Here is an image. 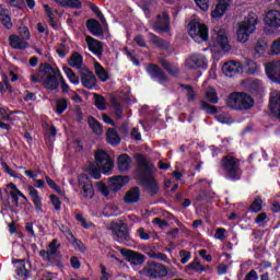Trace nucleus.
Instances as JSON below:
<instances>
[{
  "label": "nucleus",
  "mask_w": 280,
  "mask_h": 280,
  "mask_svg": "<svg viewBox=\"0 0 280 280\" xmlns=\"http://www.w3.org/2000/svg\"><path fill=\"white\" fill-rule=\"evenodd\" d=\"M205 97L210 104H218L220 98L218 97V92L213 88H208L205 92Z\"/></svg>",
  "instance_id": "obj_35"
},
{
  "label": "nucleus",
  "mask_w": 280,
  "mask_h": 280,
  "mask_svg": "<svg viewBox=\"0 0 280 280\" xmlns=\"http://www.w3.org/2000/svg\"><path fill=\"white\" fill-rule=\"evenodd\" d=\"M74 218L77 221H79V223L81 224V226H83V229L91 228V223L86 222V219L84 218V215H82V213H77Z\"/></svg>",
  "instance_id": "obj_55"
},
{
  "label": "nucleus",
  "mask_w": 280,
  "mask_h": 280,
  "mask_svg": "<svg viewBox=\"0 0 280 280\" xmlns=\"http://www.w3.org/2000/svg\"><path fill=\"white\" fill-rule=\"evenodd\" d=\"M179 257L182 258L180 259L182 264H187V261H189V259H191V253H189L185 249H182L179 252Z\"/></svg>",
  "instance_id": "obj_58"
},
{
  "label": "nucleus",
  "mask_w": 280,
  "mask_h": 280,
  "mask_svg": "<svg viewBox=\"0 0 280 280\" xmlns=\"http://www.w3.org/2000/svg\"><path fill=\"white\" fill-rule=\"evenodd\" d=\"M147 72L152 78V80H155L160 84H165V82H167V78L165 77L161 68H159V66L156 65H149L147 67Z\"/></svg>",
  "instance_id": "obj_16"
},
{
  "label": "nucleus",
  "mask_w": 280,
  "mask_h": 280,
  "mask_svg": "<svg viewBox=\"0 0 280 280\" xmlns=\"http://www.w3.org/2000/svg\"><path fill=\"white\" fill-rule=\"evenodd\" d=\"M226 106L232 110H249L255 106V101L244 92H233L226 98Z\"/></svg>",
  "instance_id": "obj_6"
},
{
  "label": "nucleus",
  "mask_w": 280,
  "mask_h": 280,
  "mask_svg": "<svg viewBox=\"0 0 280 280\" xmlns=\"http://www.w3.org/2000/svg\"><path fill=\"white\" fill-rule=\"evenodd\" d=\"M46 183L50 187V189H54V191H57V194H62V190L60 189L58 184H56V182H54V179H51L49 176H46Z\"/></svg>",
  "instance_id": "obj_53"
},
{
  "label": "nucleus",
  "mask_w": 280,
  "mask_h": 280,
  "mask_svg": "<svg viewBox=\"0 0 280 280\" xmlns=\"http://www.w3.org/2000/svg\"><path fill=\"white\" fill-rule=\"evenodd\" d=\"M155 32H170V15L163 13L162 16L158 15V21L153 24Z\"/></svg>",
  "instance_id": "obj_21"
},
{
  "label": "nucleus",
  "mask_w": 280,
  "mask_h": 280,
  "mask_svg": "<svg viewBox=\"0 0 280 280\" xmlns=\"http://www.w3.org/2000/svg\"><path fill=\"white\" fill-rule=\"evenodd\" d=\"M56 113L57 115H62V113H65V110H67L68 108V103L67 100L65 98H59L56 101Z\"/></svg>",
  "instance_id": "obj_44"
},
{
  "label": "nucleus",
  "mask_w": 280,
  "mask_h": 280,
  "mask_svg": "<svg viewBox=\"0 0 280 280\" xmlns=\"http://www.w3.org/2000/svg\"><path fill=\"white\" fill-rule=\"evenodd\" d=\"M39 256L44 259V261H51V257H54L51 254H49V250H40Z\"/></svg>",
  "instance_id": "obj_63"
},
{
  "label": "nucleus",
  "mask_w": 280,
  "mask_h": 280,
  "mask_svg": "<svg viewBox=\"0 0 280 280\" xmlns=\"http://www.w3.org/2000/svg\"><path fill=\"white\" fill-rule=\"evenodd\" d=\"M210 50L212 54H226L231 51L229 35L224 28L215 27L213 30L210 42Z\"/></svg>",
  "instance_id": "obj_4"
},
{
  "label": "nucleus",
  "mask_w": 280,
  "mask_h": 280,
  "mask_svg": "<svg viewBox=\"0 0 280 280\" xmlns=\"http://www.w3.org/2000/svg\"><path fill=\"white\" fill-rule=\"evenodd\" d=\"M97 189L105 197L108 196V194H110V191L108 190V187L106 186V184H104L102 182L97 184Z\"/></svg>",
  "instance_id": "obj_60"
},
{
  "label": "nucleus",
  "mask_w": 280,
  "mask_h": 280,
  "mask_svg": "<svg viewBox=\"0 0 280 280\" xmlns=\"http://www.w3.org/2000/svg\"><path fill=\"white\" fill-rule=\"evenodd\" d=\"M58 248H60V245H58V240H52L48 245V253L52 255H58Z\"/></svg>",
  "instance_id": "obj_50"
},
{
  "label": "nucleus",
  "mask_w": 280,
  "mask_h": 280,
  "mask_svg": "<svg viewBox=\"0 0 280 280\" xmlns=\"http://www.w3.org/2000/svg\"><path fill=\"white\" fill-rule=\"evenodd\" d=\"M144 273L150 279H163L167 277V267L160 262H149L144 269Z\"/></svg>",
  "instance_id": "obj_11"
},
{
  "label": "nucleus",
  "mask_w": 280,
  "mask_h": 280,
  "mask_svg": "<svg viewBox=\"0 0 280 280\" xmlns=\"http://www.w3.org/2000/svg\"><path fill=\"white\" fill-rule=\"evenodd\" d=\"M78 191L81 200H93L95 198V188L93 187V182L86 176V174H81L78 177Z\"/></svg>",
  "instance_id": "obj_8"
},
{
  "label": "nucleus",
  "mask_w": 280,
  "mask_h": 280,
  "mask_svg": "<svg viewBox=\"0 0 280 280\" xmlns=\"http://www.w3.org/2000/svg\"><path fill=\"white\" fill-rule=\"evenodd\" d=\"M242 67L248 75H257L259 73V65L253 59H246Z\"/></svg>",
  "instance_id": "obj_28"
},
{
  "label": "nucleus",
  "mask_w": 280,
  "mask_h": 280,
  "mask_svg": "<svg viewBox=\"0 0 280 280\" xmlns=\"http://www.w3.org/2000/svg\"><path fill=\"white\" fill-rule=\"evenodd\" d=\"M153 43L156 45V47H160V49H167L170 47V42L161 39L160 37H156L153 35Z\"/></svg>",
  "instance_id": "obj_49"
},
{
  "label": "nucleus",
  "mask_w": 280,
  "mask_h": 280,
  "mask_svg": "<svg viewBox=\"0 0 280 280\" xmlns=\"http://www.w3.org/2000/svg\"><path fill=\"white\" fill-rule=\"evenodd\" d=\"M264 23L269 30H279L280 28V11L279 10H269L264 18Z\"/></svg>",
  "instance_id": "obj_15"
},
{
  "label": "nucleus",
  "mask_w": 280,
  "mask_h": 280,
  "mask_svg": "<svg viewBox=\"0 0 280 280\" xmlns=\"http://www.w3.org/2000/svg\"><path fill=\"white\" fill-rule=\"evenodd\" d=\"M187 69H207V57L205 55L195 54L185 61Z\"/></svg>",
  "instance_id": "obj_13"
},
{
  "label": "nucleus",
  "mask_w": 280,
  "mask_h": 280,
  "mask_svg": "<svg viewBox=\"0 0 280 280\" xmlns=\"http://www.w3.org/2000/svg\"><path fill=\"white\" fill-rule=\"evenodd\" d=\"M101 279L100 280H108L110 279V273L106 272V266L101 265Z\"/></svg>",
  "instance_id": "obj_64"
},
{
  "label": "nucleus",
  "mask_w": 280,
  "mask_h": 280,
  "mask_svg": "<svg viewBox=\"0 0 280 280\" xmlns=\"http://www.w3.org/2000/svg\"><path fill=\"white\" fill-rule=\"evenodd\" d=\"M269 56H280V37L271 43Z\"/></svg>",
  "instance_id": "obj_45"
},
{
  "label": "nucleus",
  "mask_w": 280,
  "mask_h": 280,
  "mask_svg": "<svg viewBox=\"0 0 280 280\" xmlns=\"http://www.w3.org/2000/svg\"><path fill=\"white\" fill-rule=\"evenodd\" d=\"M130 163H132V160L128 156V154L119 155L118 156L119 172H128V170H130Z\"/></svg>",
  "instance_id": "obj_31"
},
{
  "label": "nucleus",
  "mask_w": 280,
  "mask_h": 280,
  "mask_svg": "<svg viewBox=\"0 0 280 280\" xmlns=\"http://www.w3.org/2000/svg\"><path fill=\"white\" fill-rule=\"evenodd\" d=\"M30 39H25V37H21L19 35H10L9 37V45L12 47V49H27L30 47V43H27Z\"/></svg>",
  "instance_id": "obj_19"
},
{
  "label": "nucleus",
  "mask_w": 280,
  "mask_h": 280,
  "mask_svg": "<svg viewBox=\"0 0 280 280\" xmlns=\"http://www.w3.org/2000/svg\"><path fill=\"white\" fill-rule=\"evenodd\" d=\"M269 106L272 115L280 119V91L271 92Z\"/></svg>",
  "instance_id": "obj_18"
},
{
  "label": "nucleus",
  "mask_w": 280,
  "mask_h": 280,
  "mask_svg": "<svg viewBox=\"0 0 280 280\" xmlns=\"http://www.w3.org/2000/svg\"><path fill=\"white\" fill-rule=\"evenodd\" d=\"M257 14L250 12L245 20L238 24L236 32L238 43H248L250 34H255V30H257Z\"/></svg>",
  "instance_id": "obj_7"
},
{
  "label": "nucleus",
  "mask_w": 280,
  "mask_h": 280,
  "mask_svg": "<svg viewBox=\"0 0 280 280\" xmlns=\"http://www.w3.org/2000/svg\"><path fill=\"white\" fill-rule=\"evenodd\" d=\"M106 137L109 145H119V143H121V138L119 137V133H117V130L113 128L107 129Z\"/></svg>",
  "instance_id": "obj_32"
},
{
  "label": "nucleus",
  "mask_w": 280,
  "mask_h": 280,
  "mask_svg": "<svg viewBox=\"0 0 280 280\" xmlns=\"http://www.w3.org/2000/svg\"><path fill=\"white\" fill-rule=\"evenodd\" d=\"M50 202L55 207L56 211H60V209L62 207V202L60 201V198H58V196L50 195Z\"/></svg>",
  "instance_id": "obj_54"
},
{
  "label": "nucleus",
  "mask_w": 280,
  "mask_h": 280,
  "mask_svg": "<svg viewBox=\"0 0 280 280\" xmlns=\"http://www.w3.org/2000/svg\"><path fill=\"white\" fill-rule=\"evenodd\" d=\"M163 69L170 73V75H178V67L176 65H172L167 62L165 59L160 60Z\"/></svg>",
  "instance_id": "obj_37"
},
{
  "label": "nucleus",
  "mask_w": 280,
  "mask_h": 280,
  "mask_svg": "<svg viewBox=\"0 0 280 280\" xmlns=\"http://www.w3.org/2000/svg\"><path fill=\"white\" fill-rule=\"evenodd\" d=\"M56 3H59V5H62L63 8H75L80 9L82 8V2L80 0H55Z\"/></svg>",
  "instance_id": "obj_38"
},
{
  "label": "nucleus",
  "mask_w": 280,
  "mask_h": 280,
  "mask_svg": "<svg viewBox=\"0 0 280 280\" xmlns=\"http://www.w3.org/2000/svg\"><path fill=\"white\" fill-rule=\"evenodd\" d=\"M30 80L32 84H38L42 82L44 89L48 91H57L58 86L61 85L62 93H69L70 89L60 69L58 67H51L48 63L39 66L38 70L31 71Z\"/></svg>",
  "instance_id": "obj_1"
},
{
  "label": "nucleus",
  "mask_w": 280,
  "mask_h": 280,
  "mask_svg": "<svg viewBox=\"0 0 280 280\" xmlns=\"http://www.w3.org/2000/svg\"><path fill=\"white\" fill-rule=\"evenodd\" d=\"M81 84H83L85 89L93 90L97 86V79L93 72L85 71L81 73Z\"/></svg>",
  "instance_id": "obj_22"
},
{
  "label": "nucleus",
  "mask_w": 280,
  "mask_h": 280,
  "mask_svg": "<svg viewBox=\"0 0 280 280\" xmlns=\"http://www.w3.org/2000/svg\"><path fill=\"white\" fill-rule=\"evenodd\" d=\"M7 189L10 194L13 202H15V205H19L20 198H23V200H27V197L25 195H23V192H21V190H19V187H16V185L14 183L8 184Z\"/></svg>",
  "instance_id": "obj_25"
},
{
  "label": "nucleus",
  "mask_w": 280,
  "mask_h": 280,
  "mask_svg": "<svg viewBox=\"0 0 280 280\" xmlns=\"http://www.w3.org/2000/svg\"><path fill=\"white\" fill-rule=\"evenodd\" d=\"M68 65L73 67V69H78V71L84 70V59L80 52H73L68 61Z\"/></svg>",
  "instance_id": "obj_27"
},
{
  "label": "nucleus",
  "mask_w": 280,
  "mask_h": 280,
  "mask_svg": "<svg viewBox=\"0 0 280 280\" xmlns=\"http://www.w3.org/2000/svg\"><path fill=\"white\" fill-rule=\"evenodd\" d=\"M109 229L116 242H119V244L130 243V234L128 233V225L125 222H121V221L113 222L110 223Z\"/></svg>",
  "instance_id": "obj_10"
},
{
  "label": "nucleus",
  "mask_w": 280,
  "mask_h": 280,
  "mask_svg": "<svg viewBox=\"0 0 280 280\" xmlns=\"http://www.w3.org/2000/svg\"><path fill=\"white\" fill-rule=\"evenodd\" d=\"M151 259H158L159 261H164V264H172V260L167 257V255L163 253H152L150 254Z\"/></svg>",
  "instance_id": "obj_47"
},
{
  "label": "nucleus",
  "mask_w": 280,
  "mask_h": 280,
  "mask_svg": "<svg viewBox=\"0 0 280 280\" xmlns=\"http://www.w3.org/2000/svg\"><path fill=\"white\" fill-rule=\"evenodd\" d=\"M201 110H206L209 115H215V113H218L215 106H212L205 101H201Z\"/></svg>",
  "instance_id": "obj_48"
},
{
  "label": "nucleus",
  "mask_w": 280,
  "mask_h": 280,
  "mask_svg": "<svg viewBox=\"0 0 280 280\" xmlns=\"http://www.w3.org/2000/svg\"><path fill=\"white\" fill-rule=\"evenodd\" d=\"M20 37L30 40V38H32V33H30V28H27V26H21L19 28V35Z\"/></svg>",
  "instance_id": "obj_52"
},
{
  "label": "nucleus",
  "mask_w": 280,
  "mask_h": 280,
  "mask_svg": "<svg viewBox=\"0 0 280 280\" xmlns=\"http://www.w3.org/2000/svg\"><path fill=\"white\" fill-rule=\"evenodd\" d=\"M196 5L202 10V12H207L209 10V0H195Z\"/></svg>",
  "instance_id": "obj_59"
},
{
  "label": "nucleus",
  "mask_w": 280,
  "mask_h": 280,
  "mask_svg": "<svg viewBox=\"0 0 280 280\" xmlns=\"http://www.w3.org/2000/svg\"><path fill=\"white\" fill-rule=\"evenodd\" d=\"M244 280H259V275L255 270H250L246 276Z\"/></svg>",
  "instance_id": "obj_62"
},
{
  "label": "nucleus",
  "mask_w": 280,
  "mask_h": 280,
  "mask_svg": "<svg viewBox=\"0 0 280 280\" xmlns=\"http://www.w3.org/2000/svg\"><path fill=\"white\" fill-rule=\"evenodd\" d=\"M246 86H248V89L250 91H257V89H259V86H261V81L258 79H247L245 81Z\"/></svg>",
  "instance_id": "obj_46"
},
{
  "label": "nucleus",
  "mask_w": 280,
  "mask_h": 280,
  "mask_svg": "<svg viewBox=\"0 0 280 280\" xmlns=\"http://www.w3.org/2000/svg\"><path fill=\"white\" fill-rule=\"evenodd\" d=\"M28 195L31 196L36 213H45V211L43 210V197L38 195V190L34 188V186H28Z\"/></svg>",
  "instance_id": "obj_17"
},
{
  "label": "nucleus",
  "mask_w": 280,
  "mask_h": 280,
  "mask_svg": "<svg viewBox=\"0 0 280 280\" xmlns=\"http://www.w3.org/2000/svg\"><path fill=\"white\" fill-rule=\"evenodd\" d=\"M121 254L127 255V257H130L135 264H143L145 259L143 255L137 254L132 250H126V252L121 250Z\"/></svg>",
  "instance_id": "obj_40"
},
{
  "label": "nucleus",
  "mask_w": 280,
  "mask_h": 280,
  "mask_svg": "<svg viewBox=\"0 0 280 280\" xmlns=\"http://www.w3.org/2000/svg\"><path fill=\"white\" fill-rule=\"evenodd\" d=\"M137 162L138 167L136 170V178L140 180L141 185L147 187L152 196H154V194L159 191V184H156V179L154 178L156 167H154V164L150 163L143 155H138Z\"/></svg>",
  "instance_id": "obj_2"
},
{
  "label": "nucleus",
  "mask_w": 280,
  "mask_h": 280,
  "mask_svg": "<svg viewBox=\"0 0 280 280\" xmlns=\"http://www.w3.org/2000/svg\"><path fill=\"white\" fill-rule=\"evenodd\" d=\"M86 27L91 34L94 36H102L104 34V31L102 30V24L97 22V20H89L86 22Z\"/></svg>",
  "instance_id": "obj_29"
},
{
  "label": "nucleus",
  "mask_w": 280,
  "mask_h": 280,
  "mask_svg": "<svg viewBox=\"0 0 280 280\" xmlns=\"http://www.w3.org/2000/svg\"><path fill=\"white\" fill-rule=\"evenodd\" d=\"M220 167L226 180H240L242 178V166L240 160L232 155H225L221 159Z\"/></svg>",
  "instance_id": "obj_5"
},
{
  "label": "nucleus",
  "mask_w": 280,
  "mask_h": 280,
  "mask_svg": "<svg viewBox=\"0 0 280 280\" xmlns=\"http://www.w3.org/2000/svg\"><path fill=\"white\" fill-rule=\"evenodd\" d=\"M209 266H203L198 258L187 266V270H194V272H205Z\"/></svg>",
  "instance_id": "obj_36"
},
{
  "label": "nucleus",
  "mask_w": 280,
  "mask_h": 280,
  "mask_svg": "<svg viewBox=\"0 0 280 280\" xmlns=\"http://www.w3.org/2000/svg\"><path fill=\"white\" fill-rule=\"evenodd\" d=\"M188 34L195 43L209 40V28L200 22L191 21L189 23Z\"/></svg>",
  "instance_id": "obj_9"
},
{
  "label": "nucleus",
  "mask_w": 280,
  "mask_h": 280,
  "mask_svg": "<svg viewBox=\"0 0 280 280\" xmlns=\"http://www.w3.org/2000/svg\"><path fill=\"white\" fill-rule=\"evenodd\" d=\"M262 207H264V201L261 200V197H257L256 199H254V201L249 206V210L253 213H259V211H261Z\"/></svg>",
  "instance_id": "obj_42"
},
{
  "label": "nucleus",
  "mask_w": 280,
  "mask_h": 280,
  "mask_svg": "<svg viewBox=\"0 0 280 280\" xmlns=\"http://www.w3.org/2000/svg\"><path fill=\"white\" fill-rule=\"evenodd\" d=\"M230 5L231 0H219L215 9L211 12L212 19H220L221 16H224V12H226Z\"/></svg>",
  "instance_id": "obj_24"
},
{
  "label": "nucleus",
  "mask_w": 280,
  "mask_h": 280,
  "mask_svg": "<svg viewBox=\"0 0 280 280\" xmlns=\"http://www.w3.org/2000/svg\"><path fill=\"white\" fill-rule=\"evenodd\" d=\"M85 43L88 45L89 50L94 54V56H102V51H104V48L102 46V43L91 36L85 37Z\"/></svg>",
  "instance_id": "obj_23"
},
{
  "label": "nucleus",
  "mask_w": 280,
  "mask_h": 280,
  "mask_svg": "<svg viewBox=\"0 0 280 280\" xmlns=\"http://www.w3.org/2000/svg\"><path fill=\"white\" fill-rule=\"evenodd\" d=\"M94 70H95L97 78L102 82H106V80H108V73L106 72V70H104V67H102V65H100V62L94 63Z\"/></svg>",
  "instance_id": "obj_39"
},
{
  "label": "nucleus",
  "mask_w": 280,
  "mask_h": 280,
  "mask_svg": "<svg viewBox=\"0 0 280 280\" xmlns=\"http://www.w3.org/2000/svg\"><path fill=\"white\" fill-rule=\"evenodd\" d=\"M223 75L226 78H233L237 75V73H242L244 71V67L242 63L235 60L226 61L221 69Z\"/></svg>",
  "instance_id": "obj_14"
},
{
  "label": "nucleus",
  "mask_w": 280,
  "mask_h": 280,
  "mask_svg": "<svg viewBox=\"0 0 280 280\" xmlns=\"http://www.w3.org/2000/svg\"><path fill=\"white\" fill-rule=\"evenodd\" d=\"M266 47H268V44L264 39H258L256 43V46L254 47L253 56L256 58H261L264 54H266Z\"/></svg>",
  "instance_id": "obj_34"
},
{
  "label": "nucleus",
  "mask_w": 280,
  "mask_h": 280,
  "mask_svg": "<svg viewBox=\"0 0 280 280\" xmlns=\"http://www.w3.org/2000/svg\"><path fill=\"white\" fill-rule=\"evenodd\" d=\"M265 72L271 82L280 84V60L266 63Z\"/></svg>",
  "instance_id": "obj_12"
},
{
  "label": "nucleus",
  "mask_w": 280,
  "mask_h": 280,
  "mask_svg": "<svg viewBox=\"0 0 280 280\" xmlns=\"http://www.w3.org/2000/svg\"><path fill=\"white\" fill-rule=\"evenodd\" d=\"M88 124L90 128H92L94 135H102L104 132V129L102 128V125H100L95 118L89 117Z\"/></svg>",
  "instance_id": "obj_41"
},
{
  "label": "nucleus",
  "mask_w": 280,
  "mask_h": 280,
  "mask_svg": "<svg viewBox=\"0 0 280 280\" xmlns=\"http://www.w3.org/2000/svg\"><path fill=\"white\" fill-rule=\"evenodd\" d=\"M0 21L5 30H12V19L10 18V12L7 9H0Z\"/></svg>",
  "instance_id": "obj_33"
},
{
  "label": "nucleus",
  "mask_w": 280,
  "mask_h": 280,
  "mask_svg": "<svg viewBox=\"0 0 280 280\" xmlns=\"http://www.w3.org/2000/svg\"><path fill=\"white\" fill-rule=\"evenodd\" d=\"M139 200H141V190L138 187L129 189L125 195V202L127 205H135Z\"/></svg>",
  "instance_id": "obj_26"
},
{
  "label": "nucleus",
  "mask_w": 280,
  "mask_h": 280,
  "mask_svg": "<svg viewBox=\"0 0 280 280\" xmlns=\"http://www.w3.org/2000/svg\"><path fill=\"white\" fill-rule=\"evenodd\" d=\"M128 183H130V177L128 176L117 175L109 178V187L112 191H119V189L125 185H128Z\"/></svg>",
  "instance_id": "obj_20"
},
{
  "label": "nucleus",
  "mask_w": 280,
  "mask_h": 280,
  "mask_svg": "<svg viewBox=\"0 0 280 280\" xmlns=\"http://www.w3.org/2000/svg\"><path fill=\"white\" fill-rule=\"evenodd\" d=\"M182 89H185L187 91V97H188V102H194V100H196V93L194 92V88H191L190 85H180Z\"/></svg>",
  "instance_id": "obj_57"
},
{
  "label": "nucleus",
  "mask_w": 280,
  "mask_h": 280,
  "mask_svg": "<svg viewBox=\"0 0 280 280\" xmlns=\"http://www.w3.org/2000/svg\"><path fill=\"white\" fill-rule=\"evenodd\" d=\"M13 264H18L15 272L20 279H27V277H30V270L25 267V260H13Z\"/></svg>",
  "instance_id": "obj_30"
},
{
  "label": "nucleus",
  "mask_w": 280,
  "mask_h": 280,
  "mask_svg": "<svg viewBox=\"0 0 280 280\" xmlns=\"http://www.w3.org/2000/svg\"><path fill=\"white\" fill-rule=\"evenodd\" d=\"M199 256L205 259V261H208V264H211L213 261V257L211 255H207V249H200Z\"/></svg>",
  "instance_id": "obj_61"
},
{
  "label": "nucleus",
  "mask_w": 280,
  "mask_h": 280,
  "mask_svg": "<svg viewBox=\"0 0 280 280\" xmlns=\"http://www.w3.org/2000/svg\"><path fill=\"white\" fill-rule=\"evenodd\" d=\"M91 8L94 14H96L97 19H100L101 23L103 25H106V18H104V14H102V11H100V8H97V5H94V4H92Z\"/></svg>",
  "instance_id": "obj_56"
},
{
  "label": "nucleus",
  "mask_w": 280,
  "mask_h": 280,
  "mask_svg": "<svg viewBox=\"0 0 280 280\" xmlns=\"http://www.w3.org/2000/svg\"><path fill=\"white\" fill-rule=\"evenodd\" d=\"M95 161L96 166L94 163H90L88 167V172L95 178V180H100L102 178V173L108 176L110 172H113V167H115L110 155H108L104 150H98L95 153Z\"/></svg>",
  "instance_id": "obj_3"
},
{
  "label": "nucleus",
  "mask_w": 280,
  "mask_h": 280,
  "mask_svg": "<svg viewBox=\"0 0 280 280\" xmlns=\"http://www.w3.org/2000/svg\"><path fill=\"white\" fill-rule=\"evenodd\" d=\"M94 104L98 110H106V98L100 94H94Z\"/></svg>",
  "instance_id": "obj_43"
},
{
  "label": "nucleus",
  "mask_w": 280,
  "mask_h": 280,
  "mask_svg": "<svg viewBox=\"0 0 280 280\" xmlns=\"http://www.w3.org/2000/svg\"><path fill=\"white\" fill-rule=\"evenodd\" d=\"M214 238L224 242V240H226V229L218 228L214 233Z\"/></svg>",
  "instance_id": "obj_51"
}]
</instances>
